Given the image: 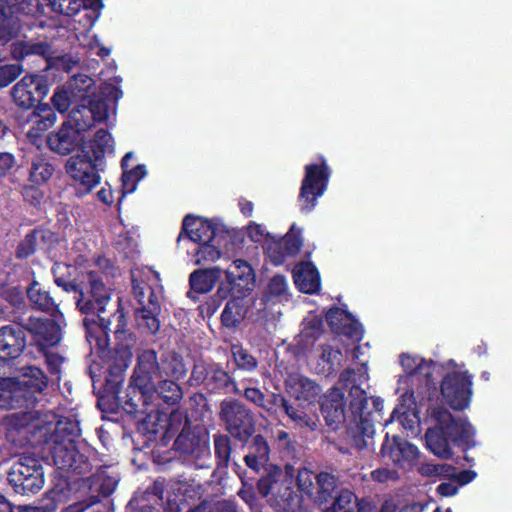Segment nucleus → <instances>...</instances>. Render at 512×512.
Wrapping results in <instances>:
<instances>
[{"label":"nucleus","instance_id":"31","mask_svg":"<svg viewBox=\"0 0 512 512\" xmlns=\"http://www.w3.org/2000/svg\"><path fill=\"white\" fill-rule=\"evenodd\" d=\"M167 481L164 477H157L144 491V498L163 508V512H181L176 497L169 495L165 500Z\"/></svg>","mask_w":512,"mask_h":512},{"label":"nucleus","instance_id":"48","mask_svg":"<svg viewBox=\"0 0 512 512\" xmlns=\"http://www.w3.org/2000/svg\"><path fill=\"white\" fill-rule=\"evenodd\" d=\"M49 349L50 348H46L44 351L38 352L44 357L45 364L51 377H55L57 381H60L61 368L65 358L59 353L51 352Z\"/></svg>","mask_w":512,"mask_h":512},{"label":"nucleus","instance_id":"16","mask_svg":"<svg viewBox=\"0 0 512 512\" xmlns=\"http://www.w3.org/2000/svg\"><path fill=\"white\" fill-rule=\"evenodd\" d=\"M380 456L384 462H391L397 468L410 469L417 462L419 450L402 437L394 436L392 440H389L386 435L381 446Z\"/></svg>","mask_w":512,"mask_h":512},{"label":"nucleus","instance_id":"24","mask_svg":"<svg viewBox=\"0 0 512 512\" xmlns=\"http://www.w3.org/2000/svg\"><path fill=\"white\" fill-rule=\"evenodd\" d=\"M122 96V91L119 87L115 85H106L102 88V95H93L88 99H83L87 101L86 106L82 108V111L86 114H89V117H92L96 122H103L107 120L109 116V105L107 103V99L118 101V99Z\"/></svg>","mask_w":512,"mask_h":512},{"label":"nucleus","instance_id":"36","mask_svg":"<svg viewBox=\"0 0 512 512\" xmlns=\"http://www.w3.org/2000/svg\"><path fill=\"white\" fill-rule=\"evenodd\" d=\"M39 283L34 279V310L46 313L49 316L62 313L59 304L51 296L49 291L36 289Z\"/></svg>","mask_w":512,"mask_h":512},{"label":"nucleus","instance_id":"46","mask_svg":"<svg viewBox=\"0 0 512 512\" xmlns=\"http://www.w3.org/2000/svg\"><path fill=\"white\" fill-rule=\"evenodd\" d=\"M289 401L281 393L269 392L265 395L262 410L270 416L277 415L280 411L284 413L288 407Z\"/></svg>","mask_w":512,"mask_h":512},{"label":"nucleus","instance_id":"52","mask_svg":"<svg viewBox=\"0 0 512 512\" xmlns=\"http://www.w3.org/2000/svg\"><path fill=\"white\" fill-rule=\"evenodd\" d=\"M23 69L19 64H8L0 66V88L7 87L21 73Z\"/></svg>","mask_w":512,"mask_h":512},{"label":"nucleus","instance_id":"58","mask_svg":"<svg viewBox=\"0 0 512 512\" xmlns=\"http://www.w3.org/2000/svg\"><path fill=\"white\" fill-rule=\"evenodd\" d=\"M96 482L98 483L97 496L99 498L100 496L103 498L109 497L115 491L117 486V481L110 476H98Z\"/></svg>","mask_w":512,"mask_h":512},{"label":"nucleus","instance_id":"30","mask_svg":"<svg viewBox=\"0 0 512 512\" xmlns=\"http://www.w3.org/2000/svg\"><path fill=\"white\" fill-rule=\"evenodd\" d=\"M221 270L218 267L198 269L189 276L190 290L187 296L196 299V294H205L210 292L220 277Z\"/></svg>","mask_w":512,"mask_h":512},{"label":"nucleus","instance_id":"3","mask_svg":"<svg viewBox=\"0 0 512 512\" xmlns=\"http://www.w3.org/2000/svg\"><path fill=\"white\" fill-rule=\"evenodd\" d=\"M77 267L71 264L56 262L52 266V274L55 284L67 293H75L76 307L86 317L83 319L85 336L87 337V326L85 322L101 323L109 321L110 326L116 321L114 315L118 311L124 313L123 308L118 304L117 309L109 317L102 314L106 310L107 304L111 301V289L104 283L99 271H87L82 274V279L78 280L75 275Z\"/></svg>","mask_w":512,"mask_h":512},{"label":"nucleus","instance_id":"63","mask_svg":"<svg viewBox=\"0 0 512 512\" xmlns=\"http://www.w3.org/2000/svg\"><path fill=\"white\" fill-rule=\"evenodd\" d=\"M24 2L25 0H0V23L8 19L14 9H18L17 6Z\"/></svg>","mask_w":512,"mask_h":512},{"label":"nucleus","instance_id":"26","mask_svg":"<svg viewBox=\"0 0 512 512\" xmlns=\"http://www.w3.org/2000/svg\"><path fill=\"white\" fill-rule=\"evenodd\" d=\"M8 481L18 494L25 495L32 491V456L21 455L8 473Z\"/></svg>","mask_w":512,"mask_h":512},{"label":"nucleus","instance_id":"18","mask_svg":"<svg viewBox=\"0 0 512 512\" xmlns=\"http://www.w3.org/2000/svg\"><path fill=\"white\" fill-rule=\"evenodd\" d=\"M31 379L24 374L23 379L0 378V407H22L31 395Z\"/></svg>","mask_w":512,"mask_h":512},{"label":"nucleus","instance_id":"45","mask_svg":"<svg viewBox=\"0 0 512 512\" xmlns=\"http://www.w3.org/2000/svg\"><path fill=\"white\" fill-rule=\"evenodd\" d=\"M355 508V494L348 489H343L335 496L331 510L326 512H355Z\"/></svg>","mask_w":512,"mask_h":512},{"label":"nucleus","instance_id":"42","mask_svg":"<svg viewBox=\"0 0 512 512\" xmlns=\"http://www.w3.org/2000/svg\"><path fill=\"white\" fill-rule=\"evenodd\" d=\"M122 170L121 180L123 194L133 193L137 188L138 182L147 174L146 166L144 164H138L130 170H128V168Z\"/></svg>","mask_w":512,"mask_h":512},{"label":"nucleus","instance_id":"4","mask_svg":"<svg viewBox=\"0 0 512 512\" xmlns=\"http://www.w3.org/2000/svg\"><path fill=\"white\" fill-rule=\"evenodd\" d=\"M354 376L355 370L347 368L340 373L339 381L346 387L352 384L349 390L351 415L346 426V440L361 451L368 448L373 440L374 424L383 409V400L379 397L369 398L365 390L354 384Z\"/></svg>","mask_w":512,"mask_h":512},{"label":"nucleus","instance_id":"62","mask_svg":"<svg viewBox=\"0 0 512 512\" xmlns=\"http://www.w3.org/2000/svg\"><path fill=\"white\" fill-rule=\"evenodd\" d=\"M214 295L218 299L223 300V301L225 299H227L230 295H231V298H235V297L244 298L247 296V295H240L236 288H234L232 285H229L227 279H226V282H222L219 285V287Z\"/></svg>","mask_w":512,"mask_h":512},{"label":"nucleus","instance_id":"37","mask_svg":"<svg viewBox=\"0 0 512 512\" xmlns=\"http://www.w3.org/2000/svg\"><path fill=\"white\" fill-rule=\"evenodd\" d=\"M14 102L23 109L32 107V75L24 76L12 89Z\"/></svg>","mask_w":512,"mask_h":512},{"label":"nucleus","instance_id":"57","mask_svg":"<svg viewBox=\"0 0 512 512\" xmlns=\"http://www.w3.org/2000/svg\"><path fill=\"white\" fill-rule=\"evenodd\" d=\"M51 100L55 109L60 113H64L70 108V97L64 88H57Z\"/></svg>","mask_w":512,"mask_h":512},{"label":"nucleus","instance_id":"9","mask_svg":"<svg viewBox=\"0 0 512 512\" xmlns=\"http://www.w3.org/2000/svg\"><path fill=\"white\" fill-rule=\"evenodd\" d=\"M219 419L225 431L237 442H246L256 432L253 411L241 400L225 398L220 402Z\"/></svg>","mask_w":512,"mask_h":512},{"label":"nucleus","instance_id":"61","mask_svg":"<svg viewBox=\"0 0 512 512\" xmlns=\"http://www.w3.org/2000/svg\"><path fill=\"white\" fill-rule=\"evenodd\" d=\"M265 393L262 392L259 388L256 387H247L244 389L243 396L245 399L251 403H253L256 407L262 409Z\"/></svg>","mask_w":512,"mask_h":512},{"label":"nucleus","instance_id":"7","mask_svg":"<svg viewBox=\"0 0 512 512\" xmlns=\"http://www.w3.org/2000/svg\"><path fill=\"white\" fill-rule=\"evenodd\" d=\"M81 436L80 421L75 415L61 416L44 414L34 409V449L43 445H72Z\"/></svg>","mask_w":512,"mask_h":512},{"label":"nucleus","instance_id":"60","mask_svg":"<svg viewBox=\"0 0 512 512\" xmlns=\"http://www.w3.org/2000/svg\"><path fill=\"white\" fill-rule=\"evenodd\" d=\"M55 492L49 490L46 492L45 497L40 501L39 505L34 506V512H55L57 508V502L54 498Z\"/></svg>","mask_w":512,"mask_h":512},{"label":"nucleus","instance_id":"23","mask_svg":"<svg viewBox=\"0 0 512 512\" xmlns=\"http://www.w3.org/2000/svg\"><path fill=\"white\" fill-rule=\"evenodd\" d=\"M240 443L247 449V454L244 456L246 466L257 473L261 470L267 471L271 453L267 438L262 434H254L246 442Z\"/></svg>","mask_w":512,"mask_h":512},{"label":"nucleus","instance_id":"19","mask_svg":"<svg viewBox=\"0 0 512 512\" xmlns=\"http://www.w3.org/2000/svg\"><path fill=\"white\" fill-rule=\"evenodd\" d=\"M326 322L331 331L337 335L360 341L363 328L360 322L347 310L332 307L326 313Z\"/></svg>","mask_w":512,"mask_h":512},{"label":"nucleus","instance_id":"51","mask_svg":"<svg viewBox=\"0 0 512 512\" xmlns=\"http://www.w3.org/2000/svg\"><path fill=\"white\" fill-rule=\"evenodd\" d=\"M54 166L44 160H34V184H43L47 182L54 172Z\"/></svg>","mask_w":512,"mask_h":512},{"label":"nucleus","instance_id":"27","mask_svg":"<svg viewBox=\"0 0 512 512\" xmlns=\"http://www.w3.org/2000/svg\"><path fill=\"white\" fill-rule=\"evenodd\" d=\"M400 363L412 382H424L428 390L431 388L436 389L431 372L432 360L428 362L423 358L403 353L400 356Z\"/></svg>","mask_w":512,"mask_h":512},{"label":"nucleus","instance_id":"17","mask_svg":"<svg viewBox=\"0 0 512 512\" xmlns=\"http://www.w3.org/2000/svg\"><path fill=\"white\" fill-rule=\"evenodd\" d=\"M63 313L47 317H34V346L38 351L53 348L60 344L65 326Z\"/></svg>","mask_w":512,"mask_h":512},{"label":"nucleus","instance_id":"2","mask_svg":"<svg viewBox=\"0 0 512 512\" xmlns=\"http://www.w3.org/2000/svg\"><path fill=\"white\" fill-rule=\"evenodd\" d=\"M45 142L51 151L60 155H69L80 147L82 154L71 156L65 166L79 197L88 195L100 184L105 154L114 151L113 137L107 129L97 130L93 139L84 142L82 134L66 123L57 132L50 133Z\"/></svg>","mask_w":512,"mask_h":512},{"label":"nucleus","instance_id":"50","mask_svg":"<svg viewBox=\"0 0 512 512\" xmlns=\"http://www.w3.org/2000/svg\"><path fill=\"white\" fill-rule=\"evenodd\" d=\"M0 300L6 301L11 306V312H20L24 306L23 292L16 287L4 290L0 294Z\"/></svg>","mask_w":512,"mask_h":512},{"label":"nucleus","instance_id":"10","mask_svg":"<svg viewBox=\"0 0 512 512\" xmlns=\"http://www.w3.org/2000/svg\"><path fill=\"white\" fill-rule=\"evenodd\" d=\"M187 383L191 387L202 386L209 394L239 393L235 379L218 362L194 364Z\"/></svg>","mask_w":512,"mask_h":512},{"label":"nucleus","instance_id":"13","mask_svg":"<svg viewBox=\"0 0 512 512\" xmlns=\"http://www.w3.org/2000/svg\"><path fill=\"white\" fill-rule=\"evenodd\" d=\"M173 448L182 455L195 460L210 456L208 434L200 426H191L185 417L183 427L174 440Z\"/></svg>","mask_w":512,"mask_h":512},{"label":"nucleus","instance_id":"1","mask_svg":"<svg viewBox=\"0 0 512 512\" xmlns=\"http://www.w3.org/2000/svg\"><path fill=\"white\" fill-rule=\"evenodd\" d=\"M116 321L114 347H110V322H85L87 341L91 354L95 355L88 366V374L92 381L93 392L97 396V405L102 411L118 412L122 409L129 415L137 416L145 412V408L155 405L161 400L169 406L178 405L183 398V389L178 381L167 378L160 379L156 385L151 379V388H143V383L135 381L132 375L125 390L122 385L125 372L133 358L136 345L135 335L127 328L125 313L118 311L114 315Z\"/></svg>","mask_w":512,"mask_h":512},{"label":"nucleus","instance_id":"32","mask_svg":"<svg viewBox=\"0 0 512 512\" xmlns=\"http://www.w3.org/2000/svg\"><path fill=\"white\" fill-rule=\"evenodd\" d=\"M33 52L34 55L40 56L44 61L42 70L56 67L65 72H69L72 66L77 63L67 55L54 57L51 45L45 42L34 43Z\"/></svg>","mask_w":512,"mask_h":512},{"label":"nucleus","instance_id":"39","mask_svg":"<svg viewBox=\"0 0 512 512\" xmlns=\"http://www.w3.org/2000/svg\"><path fill=\"white\" fill-rule=\"evenodd\" d=\"M317 498L322 502H327L334 497L337 489V479L334 475L321 472L316 476Z\"/></svg>","mask_w":512,"mask_h":512},{"label":"nucleus","instance_id":"44","mask_svg":"<svg viewBox=\"0 0 512 512\" xmlns=\"http://www.w3.org/2000/svg\"><path fill=\"white\" fill-rule=\"evenodd\" d=\"M284 414L300 428H307L310 431L317 429V423L311 416H309L303 409L294 407L290 403L288 407H286Z\"/></svg>","mask_w":512,"mask_h":512},{"label":"nucleus","instance_id":"56","mask_svg":"<svg viewBox=\"0 0 512 512\" xmlns=\"http://www.w3.org/2000/svg\"><path fill=\"white\" fill-rule=\"evenodd\" d=\"M288 288L287 280L285 276L277 274L274 275L268 285H267V291L271 296L279 297L286 293Z\"/></svg>","mask_w":512,"mask_h":512},{"label":"nucleus","instance_id":"12","mask_svg":"<svg viewBox=\"0 0 512 512\" xmlns=\"http://www.w3.org/2000/svg\"><path fill=\"white\" fill-rule=\"evenodd\" d=\"M440 392L453 410H465L469 407L473 395L472 375L468 371L448 372L441 380Z\"/></svg>","mask_w":512,"mask_h":512},{"label":"nucleus","instance_id":"15","mask_svg":"<svg viewBox=\"0 0 512 512\" xmlns=\"http://www.w3.org/2000/svg\"><path fill=\"white\" fill-rule=\"evenodd\" d=\"M229 234V230L211 220L188 214L182 221L181 231L177 237L179 244L183 237L194 243L216 241L217 236Z\"/></svg>","mask_w":512,"mask_h":512},{"label":"nucleus","instance_id":"47","mask_svg":"<svg viewBox=\"0 0 512 512\" xmlns=\"http://www.w3.org/2000/svg\"><path fill=\"white\" fill-rule=\"evenodd\" d=\"M52 11L72 17L83 7V0H47Z\"/></svg>","mask_w":512,"mask_h":512},{"label":"nucleus","instance_id":"35","mask_svg":"<svg viewBox=\"0 0 512 512\" xmlns=\"http://www.w3.org/2000/svg\"><path fill=\"white\" fill-rule=\"evenodd\" d=\"M243 298H230L221 314V323L227 328H236L245 318Z\"/></svg>","mask_w":512,"mask_h":512},{"label":"nucleus","instance_id":"54","mask_svg":"<svg viewBox=\"0 0 512 512\" xmlns=\"http://www.w3.org/2000/svg\"><path fill=\"white\" fill-rule=\"evenodd\" d=\"M304 328L302 334L306 338L317 340L323 332V320L318 316H314L311 319L304 322Z\"/></svg>","mask_w":512,"mask_h":512},{"label":"nucleus","instance_id":"14","mask_svg":"<svg viewBox=\"0 0 512 512\" xmlns=\"http://www.w3.org/2000/svg\"><path fill=\"white\" fill-rule=\"evenodd\" d=\"M302 232V228L293 223L284 236L267 239L265 253L273 265H282L287 258L300 252L304 242Z\"/></svg>","mask_w":512,"mask_h":512},{"label":"nucleus","instance_id":"55","mask_svg":"<svg viewBox=\"0 0 512 512\" xmlns=\"http://www.w3.org/2000/svg\"><path fill=\"white\" fill-rule=\"evenodd\" d=\"M189 402L199 418H204L206 414L211 412L208 399L203 393H194L189 398Z\"/></svg>","mask_w":512,"mask_h":512},{"label":"nucleus","instance_id":"25","mask_svg":"<svg viewBox=\"0 0 512 512\" xmlns=\"http://www.w3.org/2000/svg\"><path fill=\"white\" fill-rule=\"evenodd\" d=\"M225 274L229 285L236 288L240 295H248L253 290L255 273L246 260H234L227 268Z\"/></svg>","mask_w":512,"mask_h":512},{"label":"nucleus","instance_id":"33","mask_svg":"<svg viewBox=\"0 0 512 512\" xmlns=\"http://www.w3.org/2000/svg\"><path fill=\"white\" fill-rule=\"evenodd\" d=\"M228 235L229 234H223L217 236L216 241L197 243L199 246L195 252V263L200 265L218 260L222 254L221 249L227 246Z\"/></svg>","mask_w":512,"mask_h":512},{"label":"nucleus","instance_id":"8","mask_svg":"<svg viewBox=\"0 0 512 512\" xmlns=\"http://www.w3.org/2000/svg\"><path fill=\"white\" fill-rule=\"evenodd\" d=\"M43 461L52 460L54 466L62 471L61 476L70 479L73 476H82L89 473L92 465L87 456L80 453L76 444L72 445H43L34 449V458Z\"/></svg>","mask_w":512,"mask_h":512},{"label":"nucleus","instance_id":"6","mask_svg":"<svg viewBox=\"0 0 512 512\" xmlns=\"http://www.w3.org/2000/svg\"><path fill=\"white\" fill-rule=\"evenodd\" d=\"M135 381L143 383V388H151V379H170L180 381L187 375V368L182 356L176 352H167L158 360L154 349H146L137 357L133 370Z\"/></svg>","mask_w":512,"mask_h":512},{"label":"nucleus","instance_id":"20","mask_svg":"<svg viewBox=\"0 0 512 512\" xmlns=\"http://www.w3.org/2000/svg\"><path fill=\"white\" fill-rule=\"evenodd\" d=\"M148 407L145 408L146 416L141 419L138 423V431L143 435L147 436L149 440L155 438L156 435L165 430L164 435L173 437L179 427H176L174 422L176 418H179V425L182 423L181 416L179 414L172 413L168 419L166 415H162L158 410L147 411Z\"/></svg>","mask_w":512,"mask_h":512},{"label":"nucleus","instance_id":"40","mask_svg":"<svg viewBox=\"0 0 512 512\" xmlns=\"http://www.w3.org/2000/svg\"><path fill=\"white\" fill-rule=\"evenodd\" d=\"M230 435L215 434L213 436L214 453L218 466L227 467L232 453V445Z\"/></svg>","mask_w":512,"mask_h":512},{"label":"nucleus","instance_id":"34","mask_svg":"<svg viewBox=\"0 0 512 512\" xmlns=\"http://www.w3.org/2000/svg\"><path fill=\"white\" fill-rule=\"evenodd\" d=\"M230 352L235 369L251 373L258 367V359L241 343H232Z\"/></svg>","mask_w":512,"mask_h":512},{"label":"nucleus","instance_id":"11","mask_svg":"<svg viewBox=\"0 0 512 512\" xmlns=\"http://www.w3.org/2000/svg\"><path fill=\"white\" fill-rule=\"evenodd\" d=\"M304 172L298 202L301 212L309 213L327 190L332 171L326 159L321 156L319 163L305 165Z\"/></svg>","mask_w":512,"mask_h":512},{"label":"nucleus","instance_id":"49","mask_svg":"<svg viewBox=\"0 0 512 512\" xmlns=\"http://www.w3.org/2000/svg\"><path fill=\"white\" fill-rule=\"evenodd\" d=\"M208 502L202 501L194 508H190L187 512H238L237 505L232 500H220L207 507Z\"/></svg>","mask_w":512,"mask_h":512},{"label":"nucleus","instance_id":"21","mask_svg":"<svg viewBox=\"0 0 512 512\" xmlns=\"http://www.w3.org/2000/svg\"><path fill=\"white\" fill-rule=\"evenodd\" d=\"M346 402L344 392L337 387H332L324 394L320 403V410L326 425L333 431L346 420Z\"/></svg>","mask_w":512,"mask_h":512},{"label":"nucleus","instance_id":"53","mask_svg":"<svg viewBox=\"0 0 512 512\" xmlns=\"http://www.w3.org/2000/svg\"><path fill=\"white\" fill-rule=\"evenodd\" d=\"M273 471H266V475H262L258 481V489L260 493L267 496L270 493L273 483L277 481V475L281 474V468L276 465H270Z\"/></svg>","mask_w":512,"mask_h":512},{"label":"nucleus","instance_id":"5","mask_svg":"<svg viewBox=\"0 0 512 512\" xmlns=\"http://www.w3.org/2000/svg\"><path fill=\"white\" fill-rule=\"evenodd\" d=\"M427 416L434 425L425 433L426 445L434 455L443 459L451 457V443L464 450L476 445L475 429L466 417H454L443 406L428 407Z\"/></svg>","mask_w":512,"mask_h":512},{"label":"nucleus","instance_id":"59","mask_svg":"<svg viewBox=\"0 0 512 512\" xmlns=\"http://www.w3.org/2000/svg\"><path fill=\"white\" fill-rule=\"evenodd\" d=\"M101 499L98 496H89L86 499L78 501L64 508L61 512H85L94 506L99 505Z\"/></svg>","mask_w":512,"mask_h":512},{"label":"nucleus","instance_id":"41","mask_svg":"<svg viewBox=\"0 0 512 512\" xmlns=\"http://www.w3.org/2000/svg\"><path fill=\"white\" fill-rule=\"evenodd\" d=\"M55 121L56 113L48 104L34 105V129L45 131L52 127Z\"/></svg>","mask_w":512,"mask_h":512},{"label":"nucleus","instance_id":"43","mask_svg":"<svg viewBox=\"0 0 512 512\" xmlns=\"http://www.w3.org/2000/svg\"><path fill=\"white\" fill-rule=\"evenodd\" d=\"M84 107H87L86 104H80L74 107L69 114L68 122H66V124L72 125L73 129H77L80 134L89 130L95 124L93 118L82 111Z\"/></svg>","mask_w":512,"mask_h":512},{"label":"nucleus","instance_id":"29","mask_svg":"<svg viewBox=\"0 0 512 512\" xmlns=\"http://www.w3.org/2000/svg\"><path fill=\"white\" fill-rule=\"evenodd\" d=\"M294 284L305 294H315L321 288L320 274L311 262H301L293 269Z\"/></svg>","mask_w":512,"mask_h":512},{"label":"nucleus","instance_id":"64","mask_svg":"<svg viewBox=\"0 0 512 512\" xmlns=\"http://www.w3.org/2000/svg\"><path fill=\"white\" fill-rule=\"evenodd\" d=\"M49 379L44 371L34 366V393H41L48 387Z\"/></svg>","mask_w":512,"mask_h":512},{"label":"nucleus","instance_id":"22","mask_svg":"<svg viewBox=\"0 0 512 512\" xmlns=\"http://www.w3.org/2000/svg\"><path fill=\"white\" fill-rule=\"evenodd\" d=\"M284 388L291 398L308 405L318 402L322 393L319 384L299 374L289 375L284 381Z\"/></svg>","mask_w":512,"mask_h":512},{"label":"nucleus","instance_id":"38","mask_svg":"<svg viewBox=\"0 0 512 512\" xmlns=\"http://www.w3.org/2000/svg\"><path fill=\"white\" fill-rule=\"evenodd\" d=\"M161 311L160 305H153L151 309L137 308L136 318L140 326L144 327L148 333L156 334L160 328L158 314Z\"/></svg>","mask_w":512,"mask_h":512},{"label":"nucleus","instance_id":"28","mask_svg":"<svg viewBox=\"0 0 512 512\" xmlns=\"http://www.w3.org/2000/svg\"><path fill=\"white\" fill-rule=\"evenodd\" d=\"M26 344L25 333L21 328L5 326L0 328V358L8 360L18 357Z\"/></svg>","mask_w":512,"mask_h":512}]
</instances>
